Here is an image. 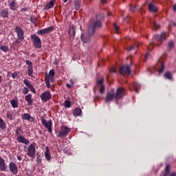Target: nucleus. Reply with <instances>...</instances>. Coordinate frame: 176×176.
<instances>
[{
    "instance_id": "nucleus-1",
    "label": "nucleus",
    "mask_w": 176,
    "mask_h": 176,
    "mask_svg": "<svg viewBox=\"0 0 176 176\" xmlns=\"http://www.w3.org/2000/svg\"><path fill=\"white\" fill-rule=\"evenodd\" d=\"M102 20V16H101L100 14H98L96 16V19L91 21V27L89 28V36L94 35L96 33V30H98V28H101L102 27V23H101Z\"/></svg>"
},
{
    "instance_id": "nucleus-2",
    "label": "nucleus",
    "mask_w": 176,
    "mask_h": 176,
    "mask_svg": "<svg viewBox=\"0 0 176 176\" xmlns=\"http://www.w3.org/2000/svg\"><path fill=\"white\" fill-rule=\"evenodd\" d=\"M123 96H124V88H118L117 89L116 94L113 93H107L106 95L105 102H111V101H113V100H120L123 98Z\"/></svg>"
},
{
    "instance_id": "nucleus-3",
    "label": "nucleus",
    "mask_w": 176,
    "mask_h": 176,
    "mask_svg": "<svg viewBox=\"0 0 176 176\" xmlns=\"http://www.w3.org/2000/svg\"><path fill=\"white\" fill-rule=\"evenodd\" d=\"M31 39L33 42V45L36 49H41L42 47V41L39 36H36L35 34L31 35Z\"/></svg>"
},
{
    "instance_id": "nucleus-4",
    "label": "nucleus",
    "mask_w": 176,
    "mask_h": 176,
    "mask_svg": "<svg viewBox=\"0 0 176 176\" xmlns=\"http://www.w3.org/2000/svg\"><path fill=\"white\" fill-rule=\"evenodd\" d=\"M69 133H71V128L66 126H61L58 137L63 138V137H67V135L69 134Z\"/></svg>"
},
{
    "instance_id": "nucleus-5",
    "label": "nucleus",
    "mask_w": 176,
    "mask_h": 176,
    "mask_svg": "<svg viewBox=\"0 0 176 176\" xmlns=\"http://www.w3.org/2000/svg\"><path fill=\"white\" fill-rule=\"evenodd\" d=\"M41 123L45 129H47L48 132L52 133V124H53L52 120L47 121L45 117H41Z\"/></svg>"
},
{
    "instance_id": "nucleus-6",
    "label": "nucleus",
    "mask_w": 176,
    "mask_h": 176,
    "mask_svg": "<svg viewBox=\"0 0 176 176\" xmlns=\"http://www.w3.org/2000/svg\"><path fill=\"white\" fill-rule=\"evenodd\" d=\"M35 146H36V144H35V142L32 143L29 147L28 148V156H29V157H34L35 156V152H36V149H35Z\"/></svg>"
},
{
    "instance_id": "nucleus-7",
    "label": "nucleus",
    "mask_w": 176,
    "mask_h": 176,
    "mask_svg": "<svg viewBox=\"0 0 176 176\" xmlns=\"http://www.w3.org/2000/svg\"><path fill=\"white\" fill-rule=\"evenodd\" d=\"M119 74L120 75H130L131 74V69L129 65H124L120 67Z\"/></svg>"
},
{
    "instance_id": "nucleus-8",
    "label": "nucleus",
    "mask_w": 176,
    "mask_h": 176,
    "mask_svg": "<svg viewBox=\"0 0 176 176\" xmlns=\"http://www.w3.org/2000/svg\"><path fill=\"white\" fill-rule=\"evenodd\" d=\"M41 101L43 102H47L50 100H52V94L49 91H45L40 96Z\"/></svg>"
},
{
    "instance_id": "nucleus-9",
    "label": "nucleus",
    "mask_w": 176,
    "mask_h": 176,
    "mask_svg": "<svg viewBox=\"0 0 176 176\" xmlns=\"http://www.w3.org/2000/svg\"><path fill=\"white\" fill-rule=\"evenodd\" d=\"M14 31L16 34L18 39L20 41H23L24 39V31L19 26H16L14 29Z\"/></svg>"
},
{
    "instance_id": "nucleus-10",
    "label": "nucleus",
    "mask_w": 176,
    "mask_h": 176,
    "mask_svg": "<svg viewBox=\"0 0 176 176\" xmlns=\"http://www.w3.org/2000/svg\"><path fill=\"white\" fill-rule=\"evenodd\" d=\"M9 170L14 175H17V173H19V168L17 167V165L14 162H10L9 165Z\"/></svg>"
},
{
    "instance_id": "nucleus-11",
    "label": "nucleus",
    "mask_w": 176,
    "mask_h": 176,
    "mask_svg": "<svg viewBox=\"0 0 176 176\" xmlns=\"http://www.w3.org/2000/svg\"><path fill=\"white\" fill-rule=\"evenodd\" d=\"M54 30V26L52 25L49 28L40 30L37 32L38 35H43L45 34H50V32H52V31Z\"/></svg>"
},
{
    "instance_id": "nucleus-12",
    "label": "nucleus",
    "mask_w": 176,
    "mask_h": 176,
    "mask_svg": "<svg viewBox=\"0 0 176 176\" xmlns=\"http://www.w3.org/2000/svg\"><path fill=\"white\" fill-rule=\"evenodd\" d=\"M23 83H24L25 86H27V87H28V89H30L31 91H32L34 94H36V90L35 89V87H34L31 85V83H30V81H28V80L24 79Z\"/></svg>"
},
{
    "instance_id": "nucleus-13",
    "label": "nucleus",
    "mask_w": 176,
    "mask_h": 176,
    "mask_svg": "<svg viewBox=\"0 0 176 176\" xmlns=\"http://www.w3.org/2000/svg\"><path fill=\"white\" fill-rule=\"evenodd\" d=\"M8 6L10 10H17V3L15 0L8 1Z\"/></svg>"
},
{
    "instance_id": "nucleus-14",
    "label": "nucleus",
    "mask_w": 176,
    "mask_h": 176,
    "mask_svg": "<svg viewBox=\"0 0 176 176\" xmlns=\"http://www.w3.org/2000/svg\"><path fill=\"white\" fill-rule=\"evenodd\" d=\"M16 140L18 142H20L21 144H25V145H28L30 144V140L25 139L24 136H19L16 138Z\"/></svg>"
},
{
    "instance_id": "nucleus-15",
    "label": "nucleus",
    "mask_w": 176,
    "mask_h": 176,
    "mask_svg": "<svg viewBox=\"0 0 176 176\" xmlns=\"http://www.w3.org/2000/svg\"><path fill=\"white\" fill-rule=\"evenodd\" d=\"M6 164L5 160L0 156V171H6Z\"/></svg>"
},
{
    "instance_id": "nucleus-16",
    "label": "nucleus",
    "mask_w": 176,
    "mask_h": 176,
    "mask_svg": "<svg viewBox=\"0 0 176 176\" xmlns=\"http://www.w3.org/2000/svg\"><path fill=\"white\" fill-rule=\"evenodd\" d=\"M50 80L51 82H54V77H49V76H45V85L47 89H50Z\"/></svg>"
},
{
    "instance_id": "nucleus-17",
    "label": "nucleus",
    "mask_w": 176,
    "mask_h": 176,
    "mask_svg": "<svg viewBox=\"0 0 176 176\" xmlns=\"http://www.w3.org/2000/svg\"><path fill=\"white\" fill-rule=\"evenodd\" d=\"M155 38L159 42H163V41H166V33H162L161 34H157L155 36Z\"/></svg>"
},
{
    "instance_id": "nucleus-18",
    "label": "nucleus",
    "mask_w": 176,
    "mask_h": 176,
    "mask_svg": "<svg viewBox=\"0 0 176 176\" xmlns=\"http://www.w3.org/2000/svg\"><path fill=\"white\" fill-rule=\"evenodd\" d=\"M54 2H56V0H51L49 3H47L44 8L45 10H49V9L54 8Z\"/></svg>"
},
{
    "instance_id": "nucleus-19",
    "label": "nucleus",
    "mask_w": 176,
    "mask_h": 176,
    "mask_svg": "<svg viewBox=\"0 0 176 176\" xmlns=\"http://www.w3.org/2000/svg\"><path fill=\"white\" fill-rule=\"evenodd\" d=\"M0 14L3 19H8L9 17V10L6 8L2 10Z\"/></svg>"
},
{
    "instance_id": "nucleus-20",
    "label": "nucleus",
    "mask_w": 176,
    "mask_h": 176,
    "mask_svg": "<svg viewBox=\"0 0 176 176\" xmlns=\"http://www.w3.org/2000/svg\"><path fill=\"white\" fill-rule=\"evenodd\" d=\"M46 151L45 153V159L47 162H50V160L52 159V155H50V148H49L47 146L45 147Z\"/></svg>"
},
{
    "instance_id": "nucleus-21",
    "label": "nucleus",
    "mask_w": 176,
    "mask_h": 176,
    "mask_svg": "<svg viewBox=\"0 0 176 176\" xmlns=\"http://www.w3.org/2000/svg\"><path fill=\"white\" fill-rule=\"evenodd\" d=\"M25 101L28 102V105H32V94H29L25 97Z\"/></svg>"
},
{
    "instance_id": "nucleus-22",
    "label": "nucleus",
    "mask_w": 176,
    "mask_h": 176,
    "mask_svg": "<svg viewBox=\"0 0 176 176\" xmlns=\"http://www.w3.org/2000/svg\"><path fill=\"white\" fill-rule=\"evenodd\" d=\"M0 129H1V130L3 131H5V130L7 129L6 122L2 118H0Z\"/></svg>"
},
{
    "instance_id": "nucleus-23",
    "label": "nucleus",
    "mask_w": 176,
    "mask_h": 176,
    "mask_svg": "<svg viewBox=\"0 0 176 176\" xmlns=\"http://www.w3.org/2000/svg\"><path fill=\"white\" fill-rule=\"evenodd\" d=\"M23 129H21V126H17L16 129L15 131L16 138L17 137H21L23 135Z\"/></svg>"
},
{
    "instance_id": "nucleus-24",
    "label": "nucleus",
    "mask_w": 176,
    "mask_h": 176,
    "mask_svg": "<svg viewBox=\"0 0 176 176\" xmlns=\"http://www.w3.org/2000/svg\"><path fill=\"white\" fill-rule=\"evenodd\" d=\"M148 9H149L150 12H156L158 10L157 7H156V6H155L152 3H151L148 5Z\"/></svg>"
},
{
    "instance_id": "nucleus-25",
    "label": "nucleus",
    "mask_w": 176,
    "mask_h": 176,
    "mask_svg": "<svg viewBox=\"0 0 176 176\" xmlns=\"http://www.w3.org/2000/svg\"><path fill=\"white\" fill-rule=\"evenodd\" d=\"M69 35H70L71 38H75V28L70 27L69 29Z\"/></svg>"
},
{
    "instance_id": "nucleus-26",
    "label": "nucleus",
    "mask_w": 176,
    "mask_h": 176,
    "mask_svg": "<svg viewBox=\"0 0 176 176\" xmlns=\"http://www.w3.org/2000/svg\"><path fill=\"white\" fill-rule=\"evenodd\" d=\"M80 113H82V110L79 108L75 109L73 111L74 116H80Z\"/></svg>"
},
{
    "instance_id": "nucleus-27",
    "label": "nucleus",
    "mask_w": 176,
    "mask_h": 176,
    "mask_svg": "<svg viewBox=\"0 0 176 176\" xmlns=\"http://www.w3.org/2000/svg\"><path fill=\"white\" fill-rule=\"evenodd\" d=\"M133 87L135 89V93H139V89L141 87V85L138 82H134Z\"/></svg>"
},
{
    "instance_id": "nucleus-28",
    "label": "nucleus",
    "mask_w": 176,
    "mask_h": 176,
    "mask_svg": "<svg viewBox=\"0 0 176 176\" xmlns=\"http://www.w3.org/2000/svg\"><path fill=\"white\" fill-rule=\"evenodd\" d=\"M28 76H34V67H28V72H27Z\"/></svg>"
},
{
    "instance_id": "nucleus-29",
    "label": "nucleus",
    "mask_w": 176,
    "mask_h": 176,
    "mask_svg": "<svg viewBox=\"0 0 176 176\" xmlns=\"http://www.w3.org/2000/svg\"><path fill=\"white\" fill-rule=\"evenodd\" d=\"M22 119L23 120H30L31 119V116H30V114L25 113L23 116H22Z\"/></svg>"
},
{
    "instance_id": "nucleus-30",
    "label": "nucleus",
    "mask_w": 176,
    "mask_h": 176,
    "mask_svg": "<svg viewBox=\"0 0 176 176\" xmlns=\"http://www.w3.org/2000/svg\"><path fill=\"white\" fill-rule=\"evenodd\" d=\"M164 78H166V79H169V80L173 79V74L170 72H166L164 74Z\"/></svg>"
},
{
    "instance_id": "nucleus-31",
    "label": "nucleus",
    "mask_w": 176,
    "mask_h": 176,
    "mask_svg": "<svg viewBox=\"0 0 176 176\" xmlns=\"http://www.w3.org/2000/svg\"><path fill=\"white\" fill-rule=\"evenodd\" d=\"M10 104L12 108H19V104H17V101H16V100H12L10 101Z\"/></svg>"
},
{
    "instance_id": "nucleus-32",
    "label": "nucleus",
    "mask_w": 176,
    "mask_h": 176,
    "mask_svg": "<svg viewBox=\"0 0 176 176\" xmlns=\"http://www.w3.org/2000/svg\"><path fill=\"white\" fill-rule=\"evenodd\" d=\"M170 168H171V166L170 165H166V167L165 168L166 173L164 175V176L170 175Z\"/></svg>"
},
{
    "instance_id": "nucleus-33",
    "label": "nucleus",
    "mask_w": 176,
    "mask_h": 176,
    "mask_svg": "<svg viewBox=\"0 0 176 176\" xmlns=\"http://www.w3.org/2000/svg\"><path fill=\"white\" fill-rule=\"evenodd\" d=\"M36 20H38V18H36L35 16L32 15L30 16V21L32 23V24H34V25H36Z\"/></svg>"
},
{
    "instance_id": "nucleus-34",
    "label": "nucleus",
    "mask_w": 176,
    "mask_h": 176,
    "mask_svg": "<svg viewBox=\"0 0 176 176\" xmlns=\"http://www.w3.org/2000/svg\"><path fill=\"white\" fill-rule=\"evenodd\" d=\"M0 50H2V52H4V53H8L9 51V47L6 45H3L0 47Z\"/></svg>"
},
{
    "instance_id": "nucleus-35",
    "label": "nucleus",
    "mask_w": 176,
    "mask_h": 176,
    "mask_svg": "<svg viewBox=\"0 0 176 176\" xmlns=\"http://www.w3.org/2000/svg\"><path fill=\"white\" fill-rule=\"evenodd\" d=\"M81 40L82 41V42L86 43L89 41V38H87V37H86V34L85 33H83L81 35Z\"/></svg>"
},
{
    "instance_id": "nucleus-36",
    "label": "nucleus",
    "mask_w": 176,
    "mask_h": 176,
    "mask_svg": "<svg viewBox=\"0 0 176 176\" xmlns=\"http://www.w3.org/2000/svg\"><path fill=\"white\" fill-rule=\"evenodd\" d=\"M6 116L7 118L10 120V122L13 120V115L12 114V113H10V111H7Z\"/></svg>"
},
{
    "instance_id": "nucleus-37",
    "label": "nucleus",
    "mask_w": 176,
    "mask_h": 176,
    "mask_svg": "<svg viewBox=\"0 0 176 176\" xmlns=\"http://www.w3.org/2000/svg\"><path fill=\"white\" fill-rule=\"evenodd\" d=\"M54 75H56V72H54V69H51L49 72V77H54Z\"/></svg>"
},
{
    "instance_id": "nucleus-38",
    "label": "nucleus",
    "mask_w": 176,
    "mask_h": 176,
    "mask_svg": "<svg viewBox=\"0 0 176 176\" xmlns=\"http://www.w3.org/2000/svg\"><path fill=\"white\" fill-rule=\"evenodd\" d=\"M65 108H71V101L65 100Z\"/></svg>"
},
{
    "instance_id": "nucleus-39",
    "label": "nucleus",
    "mask_w": 176,
    "mask_h": 176,
    "mask_svg": "<svg viewBox=\"0 0 176 176\" xmlns=\"http://www.w3.org/2000/svg\"><path fill=\"white\" fill-rule=\"evenodd\" d=\"M25 63L26 65H28V68H32L33 67V65H32V62H31V60H26L25 61Z\"/></svg>"
},
{
    "instance_id": "nucleus-40",
    "label": "nucleus",
    "mask_w": 176,
    "mask_h": 176,
    "mask_svg": "<svg viewBox=\"0 0 176 176\" xmlns=\"http://www.w3.org/2000/svg\"><path fill=\"white\" fill-rule=\"evenodd\" d=\"M168 49H170V50H173V49H174V42L173 41H170L169 42Z\"/></svg>"
},
{
    "instance_id": "nucleus-41",
    "label": "nucleus",
    "mask_w": 176,
    "mask_h": 176,
    "mask_svg": "<svg viewBox=\"0 0 176 176\" xmlns=\"http://www.w3.org/2000/svg\"><path fill=\"white\" fill-rule=\"evenodd\" d=\"M100 93H101V94H104V93H105V85L100 86Z\"/></svg>"
},
{
    "instance_id": "nucleus-42",
    "label": "nucleus",
    "mask_w": 176,
    "mask_h": 176,
    "mask_svg": "<svg viewBox=\"0 0 176 176\" xmlns=\"http://www.w3.org/2000/svg\"><path fill=\"white\" fill-rule=\"evenodd\" d=\"M28 91H30V90H28V88L24 87L23 89H22V93L23 94H28Z\"/></svg>"
},
{
    "instance_id": "nucleus-43",
    "label": "nucleus",
    "mask_w": 176,
    "mask_h": 176,
    "mask_svg": "<svg viewBox=\"0 0 176 176\" xmlns=\"http://www.w3.org/2000/svg\"><path fill=\"white\" fill-rule=\"evenodd\" d=\"M36 162L38 164H41V163H42V158L41 157L40 155H37Z\"/></svg>"
},
{
    "instance_id": "nucleus-44",
    "label": "nucleus",
    "mask_w": 176,
    "mask_h": 176,
    "mask_svg": "<svg viewBox=\"0 0 176 176\" xmlns=\"http://www.w3.org/2000/svg\"><path fill=\"white\" fill-rule=\"evenodd\" d=\"M114 28L116 30V34H120L119 26L116 23H114Z\"/></svg>"
},
{
    "instance_id": "nucleus-45",
    "label": "nucleus",
    "mask_w": 176,
    "mask_h": 176,
    "mask_svg": "<svg viewBox=\"0 0 176 176\" xmlns=\"http://www.w3.org/2000/svg\"><path fill=\"white\" fill-rule=\"evenodd\" d=\"M110 74H115L116 72V69H115V66H113L111 69L109 70Z\"/></svg>"
},
{
    "instance_id": "nucleus-46",
    "label": "nucleus",
    "mask_w": 176,
    "mask_h": 176,
    "mask_svg": "<svg viewBox=\"0 0 176 176\" xmlns=\"http://www.w3.org/2000/svg\"><path fill=\"white\" fill-rule=\"evenodd\" d=\"M165 67L164 65H162L161 68L159 69V73L162 74L164 72Z\"/></svg>"
},
{
    "instance_id": "nucleus-47",
    "label": "nucleus",
    "mask_w": 176,
    "mask_h": 176,
    "mask_svg": "<svg viewBox=\"0 0 176 176\" xmlns=\"http://www.w3.org/2000/svg\"><path fill=\"white\" fill-rule=\"evenodd\" d=\"M135 47H138V44H135V45H132L131 46L128 50L130 51V50H133V49H135Z\"/></svg>"
},
{
    "instance_id": "nucleus-48",
    "label": "nucleus",
    "mask_w": 176,
    "mask_h": 176,
    "mask_svg": "<svg viewBox=\"0 0 176 176\" xmlns=\"http://www.w3.org/2000/svg\"><path fill=\"white\" fill-rule=\"evenodd\" d=\"M153 27L155 30H157V28H159V24L156 22L153 23Z\"/></svg>"
},
{
    "instance_id": "nucleus-49",
    "label": "nucleus",
    "mask_w": 176,
    "mask_h": 176,
    "mask_svg": "<svg viewBox=\"0 0 176 176\" xmlns=\"http://www.w3.org/2000/svg\"><path fill=\"white\" fill-rule=\"evenodd\" d=\"M12 78H13V79H16V78H19L17 72H14L12 74Z\"/></svg>"
},
{
    "instance_id": "nucleus-50",
    "label": "nucleus",
    "mask_w": 176,
    "mask_h": 176,
    "mask_svg": "<svg viewBox=\"0 0 176 176\" xmlns=\"http://www.w3.org/2000/svg\"><path fill=\"white\" fill-rule=\"evenodd\" d=\"M104 80L102 79L98 80V85H100V86H104V85H102Z\"/></svg>"
},
{
    "instance_id": "nucleus-51",
    "label": "nucleus",
    "mask_w": 176,
    "mask_h": 176,
    "mask_svg": "<svg viewBox=\"0 0 176 176\" xmlns=\"http://www.w3.org/2000/svg\"><path fill=\"white\" fill-rule=\"evenodd\" d=\"M75 8L79 9V3L78 1H75Z\"/></svg>"
},
{
    "instance_id": "nucleus-52",
    "label": "nucleus",
    "mask_w": 176,
    "mask_h": 176,
    "mask_svg": "<svg viewBox=\"0 0 176 176\" xmlns=\"http://www.w3.org/2000/svg\"><path fill=\"white\" fill-rule=\"evenodd\" d=\"M130 10L131 12H135V6L133 7L131 6Z\"/></svg>"
},
{
    "instance_id": "nucleus-53",
    "label": "nucleus",
    "mask_w": 176,
    "mask_h": 176,
    "mask_svg": "<svg viewBox=\"0 0 176 176\" xmlns=\"http://www.w3.org/2000/svg\"><path fill=\"white\" fill-rule=\"evenodd\" d=\"M145 58L146 60H148V58H149V54L148 53H146V55H145Z\"/></svg>"
},
{
    "instance_id": "nucleus-54",
    "label": "nucleus",
    "mask_w": 176,
    "mask_h": 176,
    "mask_svg": "<svg viewBox=\"0 0 176 176\" xmlns=\"http://www.w3.org/2000/svg\"><path fill=\"white\" fill-rule=\"evenodd\" d=\"M17 159L18 160H19V162H21L23 160V158L20 156H17Z\"/></svg>"
},
{
    "instance_id": "nucleus-55",
    "label": "nucleus",
    "mask_w": 176,
    "mask_h": 176,
    "mask_svg": "<svg viewBox=\"0 0 176 176\" xmlns=\"http://www.w3.org/2000/svg\"><path fill=\"white\" fill-rule=\"evenodd\" d=\"M66 87H67V89H71V85L66 84Z\"/></svg>"
},
{
    "instance_id": "nucleus-56",
    "label": "nucleus",
    "mask_w": 176,
    "mask_h": 176,
    "mask_svg": "<svg viewBox=\"0 0 176 176\" xmlns=\"http://www.w3.org/2000/svg\"><path fill=\"white\" fill-rule=\"evenodd\" d=\"M107 0H101L102 3H107Z\"/></svg>"
},
{
    "instance_id": "nucleus-57",
    "label": "nucleus",
    "mask_w": 176,
    "mask_h": 176,
    "mask_svg": "<svg viewBox=\"0 0 176 176\" xmlns=\"http://www.w3.org/2000/svg\"><path fill=\"white\" fill-rule=\"evenodd\" d=\"M15 43H17L18 45H19L20 44V41H19V40H16L15 41Z\"/></svg>"
},
{
    "instance_id": "nucleus-58",
    "label": "nucleus",
    "mask_w": 176,
    "mask_h": 176,
    "mask_svg": "<svg viewBox=\"0 0 176 176\" xmlns=\"http://www.w3.org/2000/svg\"><path fill=\"white\" fill-rule=\"evenodd\" d=\"M173 10H174L175 12H176V4H175V6H173Z\"/></svg>"
},
{
    "instance_id": "nucleus-59",
    "label": "nucleus",
    "mask_w": 176,
    "mask_h": 176,
    "mask_svg": "<svg viewBox=\"0 0 176 176\" xmlns=\"http://www.w3.org/2000/svg\"><path fill=\"white\" fill-rule=\"evenodd\" d=\"M2 82V76H0V85Z\"/></svg>"
},
{
    "instance_id": "nucleus-60",
    "label": "nucleus",
    "mask_w": 176,
    "mask_h": 176,
    "mask_svg": "<svg viewBox=\"0 0 176 176\" xmlns=\"http://www.w3.org/2000/svg\"><path fill=\"white\" fill-rule=\"evenodd\" d=\"M170 176H176L175 173H172V174L170 175Z\"/></svg>"
},
{
    "instance_id": "nucleus-61",
    "label": "nucleus",
    "mask_w": 176,
    "mask_h": 176,
    "mask_svg": "<svg viewBox=\"0 0 176 176\" xmlns=\"http://www.w3.org/2000/svg\"><path fill=\"white\" fill-rule=\"evenodd\" d=\"M68 0H64V3H65L66 2H67Z\"/></svg>"
},
{
    "instance_id": "nucleus-62",
    "label": "nucleus",
    "mask_w": 176,
    "mask_h": 176,
    "mask_svg": "<svg viewBox=\"0 0 176 176\" xmlns=\"http://www.w3.org/2000/svg\"><path fill=\"white\" fill-rule=\"evenodd\" d=\"M91 1H93V0H89V2H91Z\"/></svg>"
}]
</instances>
